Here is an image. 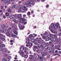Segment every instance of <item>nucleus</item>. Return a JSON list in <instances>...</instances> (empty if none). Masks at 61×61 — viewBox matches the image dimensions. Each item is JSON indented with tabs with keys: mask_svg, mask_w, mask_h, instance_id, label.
I'll return each mask as SVG.
<instances>
[{
	"mask_svg": "<svg viewBox=\"0 0 61 61\" xmlns=\"http://www.w3.org/2000/svg\"><path fill=\"white\" fill-rule=\"evenodd\" d=\"M27 3L29 6H31L32 5H34V1L33 0H29L27 2Z\"/></svg>",
	"mask_w": 61,
	"mask_h": 61,
	"instance_id": "nucleus-1",
	"label": "nucleus"
},
{
	"mask_svg": "<svg viewBox=\"0 0 61 61\" xmlns=\"http://www.w3.org/2000/svg\"><path fill=\"white\" fill-rule=\"evenodd\" d=\"M19 9L20 10V11L21 12H24V9L23 8V7H22L21 5H20L19 6Z\"/></svg>",
	"mask_w": 61,
	"mask_h": 61,
	"instance_id": "nucleus-2",
	"label": "nucleus"
},
{
	"mask_svg": "<svg viewBox=\"0 0 61 61\" xmlns=\"http://www.w3.org/2000/svg\"><path fill=\"white\" fill-rule=\"evenodd\" d=\"M19 27L20 28V30H22V29H23L24 28H25V26H22L20 24H19Z\"/></svg>",
	"mask_w": 61,
	"mask_h": 61,
	"instance_id": "nucleus-3",
	"label": "nucleus"
},
{
	"mask_svg": "<svg viewBox=\"0 0 61 61\" xmlns=\"http://www.w3.org/2000/svg\"><path fill=\"white\" fill-rule=\"evenodd\" d=\"M41 54H42L41 56L42 57H45V56H46V53L44 52H42L41 53Z\"/></svg>",
	"mask_w": 61,
	"mask_h": 61,
	"instance_id": "nucleus-4",
	"label": "nucleus"
},
{
	"mask_svg": "<svg viewBox=\"0 0 61 61\" xmlns=\"http://www.w3.org/2000/svg\"><path fill=\"white\" fill-rule=\"evenodd\" d=\"M51 26L52 27H53L54 28H56L57 27L56 25L54 24L53 23H52L51 24Z\"/></svg>",
	"mask_w": 61,
	"mask_h": 61,
	"instance_id": "nucleus-5",
	"label": "nucleus"
},
{
	"mask_svg": "<svg viewBox=\"0 0 61 61\" xmlns=\"http://www.w3.org/2000/svg\"><path fill=\"white\" fill-rule=\"evenodd\" d=\"M22 16V14H18L17 15V17L19 19H21V16Z\"/></svg>",
	"mask_w": 61,
	"mask_h": 61,
	"instance_id": "nucleus-6",
	"label": "nucleus"
},
{
	"mask_svg": "<svg viewBox=\"0 0 61 61\" xmlns=\"http://www.w3.org/2000/svg\"><path fill=\"white\" fill-rule=\"evenodd\" d=\"M22 8L24 10L26 11H27V10H28V9L25 7V6H22Z\"/></svg>",
	"mask_w": 61,
	"mask_h": 61,
	"instance_id": "nucleus-7",
	"label": "nucleus"
},
{
	"mask_svg": "<svg viewBox=\"0 0 61 61\" xmlns=\"http://www.w3.org/2000/svg\"><path fill=\"white\" fill-rule=\"evenodd\" d=\"M2 32L3 33H5L6 32V29L5 28H3L2 30Z\"/></svg>",
	"mask_w": 61,
	"mask_h": 61,
	"instance_id": "nucleus-8",
	"label": "nucleus"
},
{
	"mask_svg": "<svg viewBox=\"0 0 61 61\" xmlns=\"http://www.w3.org/2000/svg\"><path fill=\"white\" fill-rule=\"evenodd\" d=\"M13 31H16L18 30V29L17 28L15 27H13Z\"/></svg>",
	"mask_w": 61,
	"mask_h": 61,
	"instance_id": "nucleus-9",
	"label": "nucleus"
},
{
	"mask_svg": "<svg viewBox=\"0 0 61 61\" xmlns=\"http://www.w3.org/2000/svg\"><path fill=\"white\" fill-rule=\"evenodd\" d=\"M2 41H4L5 40V39L3 37H0V41H1V39Z\"/></svg>",
	"mask_w": 61,
	"mask_h": 61,
	"instance_id": "nucleus-10",
	"label": "nucleus"
},
{
	"mask_svg": "<svg viewBox=\"0 0 61 61\" xmlns=\"http://www.w3.org/2000/svg\"><path fill=\"white\" fill-rule=\"evenodd\" d=\"M20 50L21 51H23V50H24V47H23V46H21L20 47Z\"/></svg>",
	"mask_w": 61,
	"mask_h": 61,
	"instance_id": "nucleus-11",
	"label": "nucleus"
},
{
	"mask_svg": "<svg viewBox=\"0 0 61 61\" xmlns=\"http://www.w3.org/2000/svg\"><path fill=\"white\" fill-rule=\"evenodd\" d=\"M11 36L12 37H14L15 38H16V36L14 34H11Z\"/></svg>",
	"mask_w": 61,
	"mask_h": 61,
	"instance_id": "nucleus-12",
	"label": "nucleus"
},
{
	"mask_svg": "<svg viewBox=\"0 0 61 61\" xmlns=\"http://www.w3.org/2000/svg\"><path fill=\"white\" fill-rule=\"evenodd\" d=\"M6 35L7 36H11V34L9 32H7Z\"/></svg>",
	"mask_w": 61,
	"mask_h": 61,
	"instance_id": "nucleus-13",
	"label": "nucleus"
},
{
	"mask_svg": "<svg viewBox=\"0 0 61 61\" xmlns=\"http://www.w3.org/2000/svg\"><path fill=\"white\" fill-rule=\"evenodd\" d=\"M13 33L15 34L16 35H18V34H17V31H16V30H14L13 31Z\"/></svg>",
	"mask_w": 61,
	"mask_h": 61,
	"instance_id": "nucleus-14",
	"label": "nucleus"
},
{
	"mask_svg": "<svg viewBox=\"0 0 61 61\" xmlns=\"http://www.w3.org/2000/svg\"><path fill=\"white\" fill-rule=\"evenodd\" d=\"M6 51V49H5V48H4L3 49V51H2V52L3 53H5V52Z\"/></svg>",
	"mask_w": 61,
	"mask_h": 61,
	"instance_id": "nucleus-15",
	"label": "nucleus"
},
{
	"mask_svg": "<svg viewBox=\"0 0 61 61\" xmlns=\"http://www.w3.org/2000/svg\"><path fill=\"white\" fill-rule=\"evenodd\" d=\"M24 6H25V7H27L28 6V4L27 3H25L24 4Z\"/></svg>",
	"mask_w": 61,
	"mask_h": 61,
	"instance_id": "nucleus-16",
	"label": "nucleus"
},
{
	"mask_svg": "<svg viewBox=\"0 0 61 61\" xmlns=\"http://www.w3.org/2000/svg\"><path fill=\"white\" fill-rule=\"evenodd\" d=\"M12 8H17V6L16 5H14L12 7Z\"/></svg>",
	"mask_w": 61,
	"mask_h": 61,
	"instance_id": "nucleus-17",
	"label": "nucleus"
},
{
	"mask_svg": "<svg viewBox=\"0 0 61 61\" xmlns=\"http://www.w3.org/2000/svg\"><path fill=\"white\" fill-rule=\"evenodd\" d=\"M34 51H39V49L37 48H34Z\"/></svg>",
	"mask_w": 61,
	"mask_h": 61,
	"instance_id": "nucleus-18",
	"label": "nucleus"
},
{
	"mask_svg": "<svg viewBox=\"0 0 61 61\" xmlns=\"http://www.w3.org/2000/svg\"><path fill=\"white\" fill-rule=\"evenodd\" d=\"M15 16L14 15H11L10 17V18L12 19V18H15Z\"/></svg>",
	"mask_w": 61,
	"mask_h": 61,
	"instance_id": "nucleus-19",
	"label": "nucleus"
},
{
	"mask_svg": "<svg viewBox=\"0 0 61 61\" xmlns=\"http://www.w3.org/2000/svg\"><path fill=\"white\" fill-rule=\"evenodd\" d=\"M36 36H37V35H36V34H33L32 35V36L33 37H36Z\"/></svg>",
	"mask_w": 61,
	"mask_h": 61,
	"instance_id": "nucleus-20",
	"label": "nucleus"
},
{
	"mask_svg": "<svg viewBox=\"0 0 61 61\" xmlns=\"http://www.w3.org/2000/svg\"><path fill=\"white\" fill-rule=\"evenodd\" d=\"M37 48H40V45L39 44H37Z\"/></svg>",
	"mask_w": 61,
	"mask_h": 61,
	"instance_id": "nucleus-21",
	"label": "nucleus"
},
{
	"mask_svg": "<svg viewBox=\"0 0 61 61\" xmlns=\"http://www.w3.org/2000/svg\"><path fill=\"white\" fill-rule=\"evenodd\" d=\"M8 12H9V13H11L12 11H11V10L10 9H8Z\"/></svg>",
	"mask_w": 61,
	"mask_h": 61,
	"instance_id": "nucleus-22",
	"label": "nucleus"
},
{
	"mask_svg": "<svg viewBox=\"0 0 61 61\" xmlns=\"http://www.w3.org/2000/svg\"><path fill=\"white\" fill-rule=\"evenodd\" d=\"M20 23H23V20H22V18L20 19Z\"/></svg>",
	"mask_w": 61,
	"mask_h": 61,
	"instance_id": "nucleus-23",
	"label": "nucleus"
},
{
	"mask_svg": "<svg viewBox=\"0 0 61 61\" xmlns=\"http://www.w3.org/2000/svg\"><path fill=\"white\" fill-rule=\"evenodd\" d=\"M47 37L48 38H49V39H50L51 38V37L50 36H47Z\"/></svg>",
	"mask_w": 61,
	"mask_h": 61,
	"instance_id": "nucleus-24",
	"label": "nucleus"
},
{
	"mask_svg": "<svg viewBox=\"0 0 61 61\" xmlns=\"http://www.w3.org/2000/svg\"><path fill=\"white\" fill-rule=\"evenodd\" d=\"M6 26V25H2L1 27H5Z\"/></svg>",
	"mask_w": 61,
	"mask_h": 61,
	"instance_id": "nucleus-25",
	"label": "nucleus"
},
{
	"mask_svg": "<svg viewBox=\"0 0 61 61\" xmlns=\"http://www.w3.org/2000/svg\"><path fill=\"white\" fill-rule=\"evenodd\" d=\"M24 56L25 58H27V57H28V55H25Z\"/></svg>",
	"mask_w": 61,
	"mask_h": 61,
	"instance_id": "nucleus-26",
	"label": "nucleus"
},
{
	"mask_svg": "<svg viewBox=\"0 0 61 61\" xmlns=\"http://www.w3.org/2000/svg\"><path fill=\"white\" fill-rule=\"evenodd\" d=\"M55 41H56V42H57L58 43L59 42V41H58V39H55Z\"/></svg>",
	"mask_w": 61,
	"mask_h": 61,
	"instance_id": "nucleus-27",
	"label": "nucleus"
},
{
	"mask_svg": "<svg viewBox=\"0 0 61 61\" xmlns=\"http://www.w3.org/2000/svg\"><path fill=\"white\" fill-rule=\"evenodd\" d=\"M23 49L24 50H26H26H28V49L27 48V47H25Z\"/></svg>",
	"mask_w": 61,
	"mask_h": 61,
	"instance_id": "nucleus-28",
	"label": "nucleus"
},
{
	"mask_svg": "<svg viewBox=\"0 0 61 61\" xmlns=\"http://www.w3.org/2000/svg\"><path fill=\"white\" fill-rule=\"evenodd\" d=\"M51 32L52 33H54V34L55 33V31L53 30H51Z\"/></svg>",
	"mask_w": 61,
	"mask_h": 61,
	"instance_id": "nucleus-29",
	"label": "nucleus"
},
{
	"mask_svg": "<svg viewBox=\"0 0 61 61\" xmlns=\"http://www.w3.org/2000/svg\"><path fill=\"white\" fill-rule=\"evenodd\" d=\"M6 61H9V59L8 58H6L5 59Z\"/></svg>",
	"mask_w": 61,
	"mask_h": 61,
	"instance_id": "nucleus-30",
	"label": "nucleus"
},
{
	"mask_svg": "<svg viewBox=\"0 0 61 61\" xmlns=\"http://www.w3.org/2000/svg\"><path fill=\"white\" fill-rule=\"evenodd\" d=\"M56 25L57 26V28L56 29H58V27L59 26V24L58 23H57Z\"/></svg>",
	"mask_w": 61,
	"mask_h": 61,
	"instance_id": "nucleus-31",
	"label": "nucleus"
},
{
	"mask_svg": "<svg viewBox=\"0 0 61 61\" xmlns=\"http://www.w3.org/2000/svg\"><path fill=\"white\" fill-rule=\"evenodd\" d=\"M0 46H2V47H5V44H2L0 45Z\"/></svg>",
	"mask_w": 61,
	"mask_h": 61,
	"instance_id": "nucleus-32",
	"label": "nucleus"
},
{
	"mask_svg": "<svg viewBox=\"0 0 61 61\" xmlns=\"http://www.w3.org/2000/svg\"><path fill=\"white\" fill-rule=\"evenodd\" d=\"M22 2H23V0H21V1H19V2L18 4H21V3H22Z\"/></svg>",
	"mask_w": 61,
	"mask_h": 61,
	"instance_id": "nucleus-33",
	"label": "nucleus"
},
{
	"mask_svg": "<svg viewBox=\"0 0 61 61\" xmlns=\"http://www.w3.org/2000/svg\"><path fill=\"white\" fill-rule=\"evenodd\" d=\"M3 49H4L2 47H0V51H2L3 50Z\"/></svg>",
	"mask_w": 61,
	"mask_h": 61,
	"instance_id": "nucleus-34",
	"label": "nucleus"
},
{
	"mask_svg": "<svg viewBox=\"0 0 61 61\" xmlns=\"http://www.w3.org/2000/svg\"><path fill=\"white\" fill-rule=\"evenodd\" d=\"M6 16H9V13L8 12H7L6 13Z\"/></svg>",
	"mask_w": 61,
	"mask_h": 61,
	"instance_id": "nucleus-35",
	"label": "nucleus"
},
{
	"mask_svg": "<svg viewBox=\"0 0 61 61\" xmlns=\"http://www.w3.org/2000/svg\"><path fill=\"white\" fill-rule=\"evenodd\" d=\"M27 15H30V12H28L27 13Z\"/></svg>",
	"mask_w": 61,
	"mask_h": 61,
	"instance_id": "nucleus-36",
	"label": "nucleus"
},
{
	"mask_svg": "<svg viewBox=\"0 0 61 61\" xmlns=\"http://www.w3.org/2000/svg\"><path fill=\"white\" fill-rule=\"evenodd\" d=\"M45 48L46 49H48V47L47 46H46L45 47Z\"/></svg>",
	"mask_w": 61,
	"mask_h": 61,
	"instance_id": "nucleus-37",
	"label": "nucleus"
},
{
	"mask_svg": "<svg viewBox=\"0 0 61 61\" xmlns=\"http://www.w3.org/2000/svg\"><path fill=\"white\" fill-rule=\"evenodd\" d=\"M35 39H33L32 40V43H34V42H35Z\"/></svg>",
	"mask_w": 61,
	"mask_h": 61,
	"instance_id": "nucleus-38",
	"label": "nucleus"
},
{
	"mask_svg": "<svg viewBox=\"0 0 61 61\" xmlns=\"http://www.w3.org/2000/svg\"><path fill=\"white\" fill-rule=\"evenodd\" d=\"M45 59L44 58H42L41 59H40L41 61H43V60H45Z\"/></svg>",
	"mask_w": 61,
	"mask_h": 61,
	"instance_id": "nucleus-39",
	"label": "nucleus"
},
{
	"mask_svg": "<svg viewBox=\"0 0 61 61\" xmlns=\"http://www.w3.org/2000/svg\"><path fill=\"white\" fill-rule=\"evenodd\" d=\"M4 3L5 4H6V3H7V0H4Z\"/></svg>",
	"mask_w": 61,
	"mask_h": 61,
	"instance_id": "nucleus-40",
	"label": "nucleus"
},
{
	"mask_svg": "<svg viewBox=\"0 0 61 61\" xmlns=\"http://www.w3.org/2000/svg\"><path fill=\"white\" fill-rule=\"evenodd\" d=\"M53 29V28L52 27L50 26L49 27V30H50L51 29Z\"/></svg>",
	"mask_w": 61,
	"mask_h": 61,
	"instance_id": "nucleus-41",
	"label": "nucleus"
},
{
	"mask_svg": "<svg viewBox=\"0 0 61 61\" xmlns=\"http://www.w3.org/2000/svg\"><path fill=\"white\" fill-rule=\"evenodd\" d=\"M28 39L29 40V41H31V38H29V37H28Z\"/></svg>",
	"mask_w": 61,
	"mask_h": 61,
	"instance_id": "nucleus-42",
	"label": "nucleus"
},
{
	"mask_svg": "<svg viewBox=\"0 0 61 61\" xmlns=\"http://www.w3.org/2000/svg\"><path fill=\"white\" fill-rule=\"evenodd\" d=\"M54 38H56L57 37V36H56V35H54Z\"/></svg>",
	"mask_w": 61,
	"mask_h": 61,
	"instance_id": "nucleus-43",
	"label": "nucleus"
},
{
	"mask_svg": "<svg viewBox=\"0 0 61 61\" xmlns=\"http://www.w3.org/2000/svg\"><path fill=\"white\" fill-rule=\"evenodd\" d=\"M43 35L44 36H47V35L46 34V33L43 34Z\"/></svg>",
	"mask_w": 61,
	"mask_h": 61,
	"instance_id": "nucleus-44",
	"label": "nucleus"
},
{
	"mask_svg": "<svg viewBox=\"0 0 61 61\" xmlns=\"http://www.w3.org/2000/svg\"><path fill=\"white\" fill-rule=\"evenodd\" d=\"M42 37L44 39H46V37H45V36H43Z\"/></svg>",
	"mask_w": 61,
	"mask_h": 61,
	"instance_id": "nucleus-45",
	"label": "nucleus"
},
{
	"mask_svg": "<svg viewBox=\"0 0 61 61\" xmlns=\"http://www.w3.org/2000/svg\"><path fill=\"white\" fill-rule=\"evenodd\" d=\"M50 40L51 41H52V42L54 41V39H53L52 38H51Z\"/></svg>",
	"mask_w": 61,
	"mask_h": 61,
	"instance_id": "nucleus-46",
	"label": "nucleus"
},
{
	"mask_svg": "<svg viewBox=\"0 0 61 61\" xmlns=\"http://www.w3.org/2000/svg\"><path fill=\"white\" fill-rule=\"evenodd\" d=\"M22 21H23V22L25 21L26 20L25 19H22Z\"/></svg>",
	"mask_w": 61,
	"mask_h": 61,
	"instance_id": "nucleus-47",
	"label": "nucleus"
},
{
	"mask_svg": "<svg viewBox=\"0 0 61 61\" xmlns=\"http://www.w3.org/2000/svg\"><path fill=\"white\" fill-rule=\"evenodd\" d=\"M26 42H27V44H29L30 43V42H29V41H26Z\"/></svg>",
	"mask_w": 61,
	"mask_h": 61,
	"instance_id": "nucleus-48",
	"label": "nucleus"
},
{
	"mask_svg": "<svg viewBox=\"0 0 61 61\" xmlns=\"http://www.w3.org/2000/svg\"><path fill=\"white\" fill-rule=\"evenodd\" d=\"M10 3V1L9 0H8L7 2V3L8 4H9Z\"/></svg>",
	"mask_w": 61,
	"mask_h": 61,
	"instance_id": "nucleus-49",
	"label": "nucleus"
},
{
	"mask_svg": "<svg viewBox=\"0 0 61 61\" xmlns=\"http://www.w3.org/2000/svg\"><path fill=\"white\" fill-rule=\"evenodd\" d=\"M49 45V44H48V43H47L46 44V46H48Z\"/></svg>",
	"mask_w": 61,
	"mask_h": 61,
	"instance_id": "nucleus-50",
	"label": "nucleus"
},
{
	"mask_svg": "<svg viewBox=\"0 0 61 61\" xmlns=\"http://www.w3.org/2000/svg\"><path fill=\"white\" fill-rule=\"evenodd\" d=\"M48 50H52V48L51 47L50 48H49Z\"/></svg>",
	"mask_w": 61,
	"mask_h": 61,
	"instance_id": "nucleus-51",
	"label": "nucleus"
},
{
	"mask_svg": "<svg viewBox=\"0 0 61 61\" xmlns=\"http://www.w3.org/2000/svg\"><path fill=\"white\" fill-rule=\"evenodd\" d=\"M29 45L30 46H33V43H30V44Z\"/></svg>",
	"mask_w": 61,
	"mask_h": 61,
	"instance_id": "nucleus-52",
	"label": "nucleus"
},
{
	"mask_svg": "<svg viewBox=\"0 0 61 61\" xmlns=\"http://www.w3.org/2000/svg\"><path fill=\"white\" fill-rule=\"evenodd\" d=\"M34 44L36 45H37V42H35L34 43Z\"/></svg>",
	"mask_w": 61,
	"mask_h": 61,
	"instance_id": "nucleus-53",
	"label": "nucleus"
},
{
	"mask_svg": "<svg viewBox=\"0 0 61 61\" xmlns=\"http://www.w3.org/2000/svg\"><path fill=\"white\" fill-rule=\"evenodd\" d=\"M10 42L11 43H13L14 42V41L12 40H10Z\"/></svg>",
	"mask_w": 61,
	"mask_h": 61,
	"instance_id": "nucleus-54",
	"label": "nucleus"
},
{
	"mask_svg": "<svg viewBox=\"0 0 61 61\" xmlns=\"http://www.w3.org/2000/svg\"><path fill=\"white\" fill-rule=\"evenodd\" d=\"M23 17H25L26 16V15L25 14L23 15Z\"/></svg>",
	"mask_w": 61,
	"mask_h": 61,
	"instance_id": "nucleus-55",
	"label": "nucleus"
},
{
	"mask_svg": "<svg viewBox=\"0 0 61 61\" xmlns=\"http://www.w3.org/2000/svg\"><path fill=\"white\" fill-rule=\"evenodd\" d=\"M8 56V55H7V54H4V56Z\"/></svg>",
	"mask_w": 61,
	"mask_h": 61,
	"instance_id": "nucleus-56",
	"label": "nucleus"
},
{
	"mask_svg": "<svg viewBox=\"0 0 61 61\" xmlns=\"http://www.w3.org/2000/svg\"><path fill=\"white\" fill-rule=\"evenodd\" d=\"M18 21L17 20H15V23H17L18 22Z\"/></svg>",
	"mask_w": 61,
	"mask_h": 61,
	"instance_id": "nucleus-57",
	"label": "nucleus"
},
{
	"mask_svg": "<svg viewBox=\"0 0 61 61\" xmlns=\"http://www.w3.org/2000/svg\"><path fill=\"white\" fill-rule=\"evenodd\" d=\"M50 55H49L48 56H47V58H50Z\"/></svg>",
	"mask_w": 61,
	"mask_h": 61,
	"instance_id": "nucleus-58",
	"label": "nucleus"
},
{
	"mask_svg": "<svg viewBox=\"0 0 61 61\" xmlns=\"http://www.w3.org/2000/svg\"><path fill=\"white\" fill-rule=\"evenodd\" d=\"M54 50H52V53H53V54H55V52H54Z\"/></svg>",
	"mask_w": 61,
	"mask_h": 61,
	"instance_id": "nucleus-59",
	"label": "nucleus"
},
{
	"mask_svg": "<svg viewBox=\"0 0 61 61\" xmlns=\"http://www.w3.org/2000/svg\"><path fill=\"white\" fill-rule=\"evenodd\" d=\"M30 38H32V35H30Z\"/></svg>",
	"mask_w": 61,
	"mask_h": 61,
	"instance_id": "nucleus-60",
	"label": "nucleus"
},
{
	"mask_svg": "<svg viewBox=\"0 0 61 61\" xmlns=\"http://www.w3.org/2000/svg\"><path fill=\"white\" fill-rule=\"evenodd\" d=\"M57 46L58 47H59V48H60V47H61V46L59 45H58Z\"/></svg>",
	"mask_w": 61,
	"mask_h": 61,
	"instance_id": "nucleus-61",
	"label": "nucleus"
},
{
	"mask_svg": "<svg viewBox=\"0 0 61 61\" xmlns=\"http://www.w3.org/2000/svg\"><path fill=\"white\" fill-rule=\"evenodd\" d=\"M2 61H6L5 60V59H3L2 60Z\"/></svg>",
	"mask_w": 61,
	"mask_h": 61,
	"instance_id": "nucleus-62",
	"label": "nucleus"
},
{
	"mask_svg": "<svg viewBox=\"0 0 61 61\" xmlns=\"http://www.w3.org/2000/svg\"><path fill=\"white\" fill-rule=\"evenodd\" d=\"M1 9H3L4 8V6H1Z\"/></svg>",
	"mask_w": 61,
	"mask_h": 61,
	"instance_id": "nucleus-63",
	"label": "nucleus"
},
{
	"mask_svg": "<svg viewBox=\"0 0 61 61\" xmlns=\"http://www.w3.org/2000/svg\"><path fill=\"white\" fill-rule=\"evenodd\" d=\"M57 50H61V48H58L57 49Z\"/></svg>",
	"mask_w": 61,
	"mask_h": 61,
	"instance_id": "nucleus-64",
	"label": "nucleus"
}]
</instances>
